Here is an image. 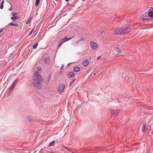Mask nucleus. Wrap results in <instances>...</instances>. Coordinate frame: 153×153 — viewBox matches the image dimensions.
I'll return each instance as SVG.
<instances>
[{
    "label": "nucleus",
    "mask_w": 153,
    "mask_h": 153,
    "mask_svg": "<svg viewBox=\"0 0 153 153\" xmlns=\"http://www.w3.org/2000/svg\"><path fill=\"white\" fill-rule=\"evenodd\" d=\"M131 27L128 24L123 25L121 27L117 28L114 30L115 35H122L128 33L130 31Z\"/></svg>",
    "instance_id": "obj_1"
},
{
    "label": "nucleus",
    "mask_w": 153,
    "mask_h": 153,
    "mask_svg": "<svg viewBox=\"0 0 153 153\" xmlns=\"http://www.w3.org/2000/svg\"><path fill=\"white\" fill-rule=\"evenodd\" d=\"M41 82L35 78L33 79L32 80V83L33 85L36 88L39 90L42 87Z\"/></svg>",
    "instance_id": "obj_2"
},
{
    "label": "nucleus",
    "mask_w": 153,
    "mask_h": 153,
    "mask_svg": "<svg viewBox=\"0 0 153 153\" xmlns=\"http://www.w3.org/2000/svg\"><path fill=\"white\" fill-rule=\"evenodd\" d=\"M65 85L64 83H62L59 85L57 87V91L60 93L63 92L65 89Z\"/></svg>",
    "instance_id": "obj_3"
},
{
    "label": "nucleus",
    "mask_w": 153,
    "mask_h": 153,
    "mask_svg": "<svg viewBox=\"0 0 153 153\" xmlns=\"http://www.w3.org/2000/svg\"><path fill=\"white\" fill-rule=\"evenodd\" d=\"M110 111L111 115L112 117L116 116L119 112V110L117 109H110Z\"/></svg>",
    "instance_id": "obj_4"
},
{
    "label": "nucleus",
    "mask_w": 153,
    "mask_h": 153,
    "mask_svg": "<svg viewBox=\"0 0 153 153\" xmlns=\"http://www.w3.org/2000/svg\"><path fill=\"white\" fill-rule=\"evenodd\" d=\"M34 75L37 80H39L40 82L42 81L43 78L42 77L38 72L36 71L34 73Z\"/></svg>",
    "instance_id": "obj_5"
},
{
    "label": "nucleus",
    "mask_w": 153,
    "mask_h": 153,
    "mask_svg": "<svg viewBox=\"0 0 153 153\" xmlns=\"http://www.w3.org/2000/svg\"><path fill=\"white\" fill-rule=\"evenodd\" d=\"M90 45L91 48L93 50H96V44L93 41H91L90 42Z\"/></svg>",
    "instance_id": "obj_6"
},
{
    "label": "nucleus",
    "mask_w": 153,
    "mask_h": 153,
    "mask_svg": "<svg viewBox=\"0 0 153 153\" xmlns=\"http://www.w3.org/2000/svg\"><path fill=\"white\" fill-rule=\"evenodd\" d=\"M83 64L84 66H87L89 64L88 60L87 59L84 60L83 61Z\"/></svg>",
    "instance_id": "obj_7"
},
{
    "label": "nucleus",
    "mask_w": 153,
    "mask_h": 153,
    "mask_svg": "<svg viewBox=\"0 0 153 153\" xmlns=\"http://www.w3.org/2000/svg\"><path fill=\"white\" fill-rule=\"evenodd\" d=\"M44 61L46 64H48L50 63V60L48 58L46 57Z\"/></svg>",
    "instance_id": "obj_8"
},
{
    "label": "nucleus",
    "mask_w": 153,
    "mask_h": 153,
    "mask_svg": "<svg viewBox=\"0 0 153 153\" xmlns=\"http://www.w3.org/2000/svg\"><path fill=\"white\" fill-rule=\"evenodd\" d=\"M19 79L18 78H16L13 83L12 85L13 86V87H14V86L16 85L18 81H19Z\"/></svg>",
    "instance_id": "obj_9"
},
{
    "label": "nucleus",
    "mask_w": 153,
    "mask_h": 153,
    "mask_svg": "<svg viewBox=\"0 0 153 153\" xmlns=\"http://www.w3.org/2000/svg\"><path fill=\"white\" fill-rule=\"evenodd\" d=\"M68 77H73L74 76V74L73 72H70L68 75Z\"/></svg>",
    "instance_id": "obj_10"
},
{
    "label": "nucleus",
    "mask_w": 153,
    "mask_h": 153,
    "mask_svg": "<svg viewBox=\"0 0 153 153\" xmlns=\"http://www.w3.org/2000/svg\"><path fill=\"white\" fill-rule=\"evenodd\" d=\"M80 70V68L79 67L77 66L74 67V71L76 72H79V71Z\"/></svg>",
    "instance_id": "obj_11"
},
{
    "label": "nucleus",
    "mask_w": 153,
    "mask_h": 153,
    "mask_svg": "<svg viewBox=\"0 0 153 153\" xmlns=\"http://www.w3.org/2000/svg\"><path fill=\"white\" fill-rule=\"evenodd\" d=\"M72 37H71V38H68L66 37H65V38H63L62 40L63 41V42H66L67 41L70 40L71 39H72Z\"/></svg>",
    "instance_id": "obj_12"
},
{
    "label": "nucleus",
    "mask_w": 153,
    "mask_h": 153,
    "mask_svg": "<svg viewBox=\"0 0 153 153\" xmlns=\"http://www.w3.org/2000/svg\"><path fill=\"white\" fill-rule=\"evenodd\" d=\"M8 26H14L17 27L18 26V23L14 24L10 22L8 24Z\"/></svg>",
    "instance_id": "obj_13"
},
{
    "label": "nucleus",
    "mask_w": 153,
    "mask_h": 153,
    "mask_svg": "<svg viewBox=\"0 0 153 153\" xmlns=\"http://www.w3.org/2000/svg\"><path fill=\"white\" fill-rule=\"evenodd\" d=\"M148 15L149 16L153 17V11H149Z\"/></svg>",
    "instance_id": "obj_14"
},
{
    "label": "nucleus",
    "mask_w": 153,
    "mask_h": 153,
    "mask_svg": "<svg viewBox=\"0 0 153 153\" xmlns=\"http://www.w3.org/2000/svg\"><path fill=\"white\" fill-rule=\"evenodd\" d=\"M114 50L115 51H117V53L116 54L120 53L121 52V50H120V49L118 48H115Z\"/></svg>",
    "instance_id": "obj_15"
},
{
    "label": "nucleus",
    "mask_w": 153,
    "mask_h": 153,
    "mask_svg": "<svg viewBox=\"0 0 153 153\" xmlns=\"http://www.w3.org/2000/svg\"><path fill=\"white\" fill-rule=\"evenodd\" d=\"M146 122H145V123L143 124L142 128V131L143 132L145 131V129L146 128Z\"/></svg>",
    "instance_id": "obj_16"
},
{
    "label": "nucleus",
    "mask_w": 153,
    "mask_h": 153,
    "mask_svg": "<svg viewBox=\"0 0 153 153\" xmlns=\"http://www.w3.org/2000/svg\"><path fill=\"white\" fill-rule=\"evenodd\" d=\"M11 19L13 21H15L16 19H19V17L17 16H13L11 17Z\"/></svg>",
    "instance_id": "obj_17"
},
{
    "label": "nucleus",
    "mask_w": 153,
    "mask_h": 153,
    "mask_svg": "<svg viewBox=\"0 0 153 153\" xmlns=\"http://www.w3.org/2000/svg\"><path fill=\"white\" fill-rule=\"evenodd\" d=\"M40 1V0H36L35 4V6L36 7H37L39 5Z\"/></svg>",
    "instance_id": "obj_18"
},
{
    "label": "nucleus",
    "mask_w": 153,
    "mask_h": 153,
    "mask_svg": "<svg viewBox=\"0 0 153 153\" xmlns=\"http://www.w3.org/2000/svg\"><path fill=\"white\" fill-rule=\"evenodd\" d=\"M55 143V142L54 141H53L49 144V145L51 146H53L54 145Z\"/></svg>",
    "instance_id": "obj_19"
},
{
    "label": "nucleus",
    "mask_w": 153,
    "mask_h": 153,
    "mask_svg": "<svg viewBox=\"0 0 153 153\" xmlns=\"http://www.w3.org/2000/svg\"><path fill=\"white\" fill-rule=\"evenodd\" d=\"M64 43V42H63V41L62 40L58 44V47H60Z\"/></svg>",
    "instance_id": "obj_20"
},
{
    "label": "nucleus",
    "mask_w": 153,
    "mask_h": 153,
    "mask_svg": "<svg viewBox=\"0 0 153 153\" xmlns=\"http://www.w3.org/2000/svg\"><path fill=\"white\" fill-rule=\"evenodd\" d=\"M14 87H13L12 85L10 87L9 89L10 91V92H11L13 90Z\"/></svg>",
    "instance_id": "obj_21"
},
{
    "label": "nucleus",
    "mask_w": 153,
    "mask_h": 153,
    "mask_svg": "<svg viewBox=\"0 0 153 153\" xmlns=\"http://www.w3.org/2000/svg\"><path fill=\"white\" fill-rule=\"evenodd\" d=\"M38 45V43H36L33 46V48L34 49H36V48L37 47V46Z\"/></svg>",
    "instance_id": "obj_22"
},
{
    "label": "nucleus",
    "mask_w": 153,
    "mask_h": 153,
    "mask_svg": "<svg viewBox=\"0 0 153 153\" xmlns=\"http://www.w3.org/2000/svg\"><path fill=\"white\" fill-rule=\"evenodd\" d=\"M142 21L144 22V21H147L149 20L148 19L145 18H142Z\"/></svg>",
    "instance_id": "obj_23"
},
{
    "label": "nucleus",
    "mask_w": 153,
    "mask_h": 153,
    "mask_svg": "<svg viewBox=\"0 0 153 153\" xmlns=\"http://www.w3.org/2000/svg\"><path fill=\"white\" fill-rule=\"evenodd\" d=\"M75 80H72V81H71V82H70V83L69 85L70 86L71 85H72L73 84H74V82H75Z\"/></svg>",
    "instance_id": "obj_24"
},
{
    "label": "nucleus",
    "mask_w": 153,
    "mask_h": 153,
    "mask_svg": "<svg viewBox=\"0 0 153 153\" xmlns=\"http://www.w3.org/2000/svg\"><path fill=\"white\" fill-rule=\"evenodd\" d=\"M31 18H30V19H29L27 21V22H26V24H29L30 22V21H31Z\"/></svg>",
    "instance_id": "obj_25"
},
{
    "label": "nucleus",
    "mask_w": 153,
    "mask_h": 153,
    "mask_svg": "<svg viewBox=\"0 0 153 153\" xmlns=\"http://www.w3.org/2000/svg\"><path fill=\"white\" fill-rule=\"evenodd\" d=\"M3 7H4L3 4L1 3L0 6V9H2L3 8Z\"/></svg>",
    "instance_id": "obj_26"
},
{
    "label": "nucleus",
    "mask_w": 153,
    "mask_h": 153,
    "mask_svg": "<svg viewBox=\"0 0 153 153\" xmlns=\"http://www.w3.org/2000/svg\"><path fill=\"white\" fill-rule=\"evenodd\" d=\"M34 29H33L32 30H31L30 32V33L29 35V36H30L33 32Z\"/></svg>",
    "instance_id": "obj_27"
},
{
    "label": "nucleus",
    "mask_w": 153,
    "mask_h": 153,
    "mask_svg": "<svg viewBox=\"0 0 153 153\" xmlns=\"http://www.w3.org/2000/svg\"><path fill=\"white\" fill-rule=\"evenodd\" d=\"M149 11H153V7H151L149 10Z\"/></svg>",
    "instance_id": "obj_28"
},
{
    "label": "nucleus",
    "mask_w": 153,
    "mask_h": 153,
    "mask_svg": "<svg viewBox=\"0 0 153 153\" xmlns=\"http://www.w3.org/2000/svg\"><path fill=\"white\" fill-rule=\"evenodd\" d=\"M64 65H62L60 69L61 70H62L63 69V68H64Z\"/></svg>",
    "instance_id": "obj_29"
},
{
    "label": "nucleus",
    "mask_w": 153,
    "mask_h": 153,
    "mask_svg": "<svg viewBox=\"0 0 153 153\" xmlns=\"http://www.w3.org/2000/svg\"><path fill=\"white\" fill-rule=\"evenodd\" d=\"M101 58V56H98L97 57V58H96V59L98 60V59H100Z\"/></svg>",
    "instance_id": "obj_30"
},
{
    "label": "nucleus",
    "mask_w": 153,
    "mask_h": 153,
    "mask_svg": "<svg viewBox=\"0 0 153 153\" xmlns=\"http://www.w3.org/2000/svg\"><path fill=\"white\" fill-rule=\"evenodd\" d=\"M12 10V5H11V7L9 9V11H11Z\"/></svg>",
    "instance_id": "obj_31"
},
{
    "label": "nucleus",
    "mask_w": 153,
    "mask_h": 153,
    "mask_svg": "<svg viewBox=\"0 0 153 153\" xmlns=\"http://www.w3.org/2000/svg\"><path fill=\"white\" fill-rule=\"evenodd\" d=\"M4 0H3L2 1L1 3L4 4Z\"/></svg>",
    "instance_id": "obj_32"
},
{
    "label": "nucleus",
    "mask_w": 153,
    "mask_h": 153,
    "mask_svg": "<svg viewBox=\"0 0 153 153\" xmlns=\"http://www.w3.org/2000/svg\"><path fill=\"white\" fill-rule=\"evenodd\" d=\"M41 68L39 67H38L37 68V70L38 71H39L40 69Z\"/></svg>",
    "instance_id": "obj_33"
},
{
    "label": "nucleus",
    "mask_w": 153,
    "mask_h": 153,
    "mask_svg": "<svg viewBox=\"0 0 153 153\" xmlns=\"http://www.w3.org/2000/svg\"><path fill=\"white\" fill-rule=\"evenodd\" d=\"M17 14V13H15L13 14V16H15V15Z\"/></svg>",
    "instance_id": "obj_34"
},
{
    "label": "nucleus",
    "mask_w": 153,
    "mask_h": 153,
    "mask_svg": "<svg viewBox=\"0 0 153 153\" xmlns=\"http://www.w3.org/2000/svg\"><path fill=\"white\" fill-rule=\"evenodd\" d=\"M2 29H1L0 30V33H1V32H2Z\"/></svg>",
    "instance_id": "obj_35"
},
{
    "label": "nucleus",
    "mask_w": 153,
    "mask_h": 153,
    "mask_svg": "<svg viewBox=\"0 0 153 153\" xmlns=\"http://www.w3.org/2000/svg\"><path fill=\"white\" fill-rule=\"evenodd\" d=\"M98 45L96 44V48H98Z\"/></svg>",
    "instance_id": "obj_36"
},
{
    "label": "nucleus",
    "mask_w": 153,
    "mask_h": 153,
    "mask_svg": "<svg viewBox=\"0 0 153 153\" xmlns=\"http://www.w3.org/2000/svg\"><path fill=\"white\" fill-rule=\"evenodd\" d=\"M99 72V71H96V73Z\"/></svg>",
    "instance_id": "obj_37"
},
{
    "label": "nucleus",
    "mask_w": 153,
    "mask_h": 153,
    "mask_svg": "<svg viewBox=\"0 0 153 153\" xmlns=\"http://www.w3.org/2000/svg\"><path fill=\"white\" fill-rule=\"evenodd\" d=\"M103 33V32H101V33H100V34H102V33Z\"/></svg>",
    "instance_id": "obj_38"
},
{
    "label": "nucleus",
    "mask_w": 153,
    "mask_h": 153,
    "mask_svg": "<svg viewBox=\"0 0 153 153\" xmlns=\"http://www.w3.org/2000/svg\"><path fill=\"white\" fill-rule=\"evenodd\" d=\"M68 65V66H69V64Z\"/></svg>",
    "instance_id": "obj_39"
},
{
    "label": "nucleus",
    "mask_w": 153,
    "mask_h": 153,
    "mask_svg": "<svg viewBox=\"0 0 153 153\" xmlns=\"http://www.w3.org/2000/svg\"><path fill=\"white\" fill-rule=\"evenodd\" d=\"M53 153V152H52V153Z\"/></svg>",
    "instance_id": "obj_40"
}]
</instances>
